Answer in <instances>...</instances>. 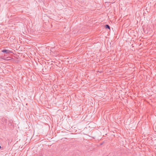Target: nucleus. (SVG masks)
Listing matches in <instances>:
<instances>
[{
	"label": "nucleus",
	"mask_w": 156,
	"mask_h": 156,
	"mask_svg": "<svg viewBox=\"0 0 156 156\" xmlns=\"http://www.w3.org/2000/svg\"><path fill=\"white\" fill-rule=\"evenodd\" d=\"M2 52H3V53H5L6 54H9L10 53L12 52L11 51L9 50H6V49H4L2 51Z\"/></svg>",
	"instance_id": "nucleus-1"
},
{
	"label": "nucleus",
	"mask_w": 156,
	"mask_h": 156,
	"mask_svg": "<svg viewBox=\"0 0 156 156\" xmlns=\"http://www.w3.org/2000/svg\"><path fill=\"white\" fill-rule=\"evenodd\" d=\"M105 27L106 29H110V26L108 24H106L105 26Z\"/></svg>",
	"instance_id": "nucleus-2"
},
{
	"label": "nucleus",
	"mask_w": 156,
	"mask_h": 156,
	"mask_svg": "<svg viewBox=\"0 0 156 156\" xmlns=\"http://www.w3.org/2000/svg\"><path fill=\"white\" fill-rule=\"evenodd\" d=\"M1 148V146L0 145V149Z\"/></svg>",
	"instance_id": "nucleus-3"
},
{
	"label": "nucleus",
	"mask_w": 156,
	"mask_h": 156,
	"mask_svg": "<svg viewBox=\"0 0 156 156\" xmlns=\"http://www.w3.org/2000/svg\"><path fill=\"white\" fill-rule=\"evenodd\" d=\"M9 58V57H8L7 58Z\"/></svg>",
	"instance_id": "nucleus-4"
},
{
	"label": "nucleus",
	"mask_w": 156,
	"mask_h": 156,
	"mask_svg": "<svg viewBox=\"0 0 156 156\" xmlns=\"http://www.w3.org/2000/svg\"><path fill=\"white\" fill-rule=\"evenodd\" d=\"M10 122H11V121H12L11 120H10Z\"/></svg>",
	"instance_id": "nucleus-5"
}]
</instances>
